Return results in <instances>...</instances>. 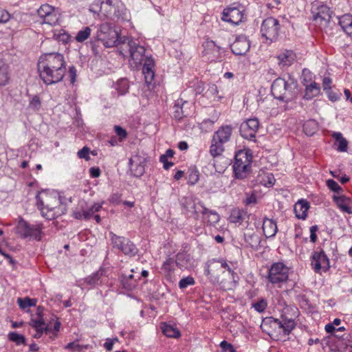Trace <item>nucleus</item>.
I'll list each match as a JSON object with an SVG mask.
<instances>
[{"label":"nucleus","mask_w":352,"mask_h":352,"mask_svg":"<svg viewBox=\"0 0 352 352\" xmlns=\"http://www.w3.org/2000/svg\"><path fill=\"white\" fill-rule=\"evenodd\" d=\"M39 76L47 85L60 82L65 74L66 62L64 56L58 52L41 55L38 62Z\"/></svg>","instance_id":"1"},{"label":"nucleus","mask_w":352,"mask_h":352,"mask_svg":"<svg viewBox=\"0 0 352 352\" xmlns=\"http://www.w3.org/2000/svg\"><path fill=\"white\" fill-rule=\"evenodd\" d=\"M36 199L42 216L47 220L56 219L67 211L66 204L54 192L41 191L36 195Z\"/></svg>","instance_id":"2"},{"label":"nucleus","mask_w":352,"mask_h":352,"mask_svg":"<svg viewBox=\"0 0 352 352\" xmlns=\"http://www.w3.org/2000/svg\"><path fill=\"white\" fill-rule=\"evenodd\" d=\"M294 320L282 315L280 319L267 317L261 322V328L263 332L275 340H285L295 328Z\"/></svg>","instance_id":"3"},{"label":"nucleus","mask_w":352,"mask_h":352,"mask_svg":"<svg viewBox=\"0 0 352 352\" xmlns=\"http://www.w3.org/2000/svg\"><path fill=\"white\" fill-rule=\"evenodd\" d=\"M127 38L121 37L118 30L111 23H101L96 34L95 40L91 41L92 50L96 51V42H101L105 47H113L120 44H126Z\"/></svg>","instance_id":"4"},{"label":"nucleus","mask_w":352,"mask_h":352,"mask_svg":"<svg viewBox=\"0 0 352 352\" xmlns=\"http://www.w3.org/2000/svg\"><path fill=\"white\" fill-rule=\"evenodd\" d=\"M297 86V82L294 78L286 80L283 78H278L272 85V94L277 100L288 102L296 97Z\"/></svg>","instance_id":"5"},{"label":"nucleus","mask_w":352,"mask_h":352,"mask_svg":"<svg viewBox=\"0 0 352 352\" xmlns=\"http://www.w3.org/2000/svg\"><path fill=\"white\" fill-rule=\"evenodd\" d=\"M232 131L231 125H223L214 133L210 146V153L214 158L221 156L224 152V144L230 140Z\"/></svg>","instance_id":"6"},{"label":"nucleus","mask_w":352,"mask_h":352,"mask_svg":"<svg viewBox=\"0 0 352 352\" xmlns=\"http://www.w3.org/2000/svg\"><path fill=\"white\" fill-rule=\"evenodd\" d=\"M42 229V224H30L23 219L19 221L16 226L17 233L22 238L29 240L40 241L41 239Z\"/></svg>","instance_id":"7"},{"label":"nucleus","mask_w":352,"mask_h":352,"mask_svg":"<svg viewBox=\"0 0 352 352\" xmlns=\"http://www.w3.org/2000/svg\"><path fill=\"white\" fill-rule=\"evenodd\" d=\"M190 212L195 220L199 219V213H201L203 222L208 225L217 223L220 220L219 214L215 210L207 208L201 201H199L197 204L195 201Z\"/></svg>","instance_id":"8"},{"label":"nucleus","mask_w":352,"mask_h":352,"mask_svg":"<svg viewBox=\"0 0 352 352\" xmlns=\"http://www.w3.org/2000/svg\"><path fill=\"white\" fill-rule=\"evenodd\" d=\"M109 236L113 248L122 251L124 255L132 257L138 254V249L129 239L118 236L112 232L109 233Z\"/></svg>","instance_id":"9"},{"label":"nucleus","mask_w":352,"mask_h":352,"mask_svg":"<svg viewBox=\"0 0 352 352\" xmlns=\"http://www.w3.org/2000/svg\"><path fill=\"white\" fill-rule=\"evenodd\" d=\"M279 21L274 17L265 19L261 24V35L268 41V43H271L277 40L279 35Z\"/></svg>","instance_id":"10"},{"label":"nucleus","mask_w":352,"mask_h":352,"mask_svg":"<svg viewBox=\"0 0 352 352\" xmlns=\"http://www.w3.org/2000/svg\"><path fill=\"white\" fill-rule=\"evenodd\" d=\"M289 269L283 263H275L269 269L267 278L272 284L285 283L288 279Z\"/></svg>","instance_id":"11"},{"label":"nucleus","mask_w":352,"mask_h":352,"mask_svg":"<svg viewBox=\"0 0 352 352\" xmlns=\"http://www.w3.org/2000/svg\"><path fill=\"white\" fill-rule=\"evenodd\" d=\"M126 43L130 53L131 60L135 67L142 65L146 61V59L151 58V56H148L145 54V48L143 46L140 45L135 41L128 38Z\"/></svg>","instance_id":"12"},{"label":"nucleus","mask_w":352,"mask_h":352,"mask_svg":"<svg viewBox=\"0 0 352 352\" xmlns=\"http://www.w3.org/2000/svg\"><path fill=\"white\" fill-rule=\"evenodd\" d=\"M259 128V121L257 118H250L243 122L240 126L241 136L249 140H255L256 133Z\"/></svg>","instance_id":"13"},{"label":"nucleus","mask_w":352,"mask_h":352,"mask_svg":"<svg viewBox=\"0 0 352 352\" xmlns=\"http://www.w3.org/2000/svg\"><path fill=\"white\" fill-rule=\"evenodd\" d=\"M244 18L243 11L238 7L228 6L226 8L221 16V20L232 25H239Z\"/></svg>","instance_id":"14"},{"label":"nucleus","mask_w":352,"mask_h":352,"mask_svg":"<svg viewBox=\"0 0 352 352\" xmlns=\"http://www.w3.org/2000/svg\"><path fill=\"white\" fill-rule=\"evenodd\" d=\"M38 16L43 19V23L55 25L58 21L57 13L54 7L49 4L42 5L37 10Z\"/></svg>","instance_id":"15"},{"label":"nucleus","mask_w":352,"mask_h":352,"mask_svg":"<svg viewBox=\"0 0 352 352\" xmlns=\"http://www.w3.org/2000/svg\"><path fill=\"white\" fill-rule=\"evenodd\" d=\"M332 12L326 5H320L312 10L313 21L320 25L327 26L331 19Z\"/></svg>","instance_id":"16"},{"label":"nucleus","mask_w":352,"mask_h":352,"mask_svg":"<svg viewBox=\"0 0 352 352\" xmlns=\"http://www.w3.org/2000/svg\"><path fill=\"white\" fill-rule=\"evenodd\" d=\"M311 266L316 273H319L322 269L324 271L329 269V260L323 250L312 253Z\"/></svg>","instance_id":"17"},{"label":"nucleus","mask_w":352,"mask_h":352,"mask_svg":"<svg viewBox=\"0 0 352 352\" xmlns=\"http://www.w3.org/2000/svg\"><path fill=\"white\" fill-rule=\"evenodd\" d=\"M230 47L232 52L234 54L243 56L250 50V44L249 40H248L245 36H240L234 41Z\"/></svg>","instance_id":"18"},{"label":"nucleus","mask_w":352,"mask_h":352,"mask_svg":"<svg viewBox=\"0 0 352 352\" xmlns=\"http://www.w3.org/2000/svg\"><path fill=\"white\" fill-rule=\"evenodd\" d=\"M278 62V64L281 69L287 68L291 66L296 58V54L289 50H284L281 51L276 56Z\"/></svg>","instance_id":"19"},{"label":"nucleus","mask_w":352,"mask_h":352,"mask_svg":"<svg viewBox=\"0 0 352 352\" xmlns=\"http://www.w3.org/2000/svg\"><path fill=\"white\" fill-rule=\"evenodd\" d=\"M115 0H101L99 15L101 19H112L115 16Z\"/></svg>","instance_id":"20"},{"label":"nucleus","mask_w":352,"mask_h":352,"mask_svg":"<svg viewBox=\"0 0 352 352\" xmlns=\"http://www.w3.org/2000/svg\"><path fill=\"white\" fill-rule=\"evenodd\" d=\"M115 16L112 17L113 21H128L130 19V13L126 8L124 4L120 0H115Z\"/></svg>","instance_id":"21"},{"label":"nucleus","mask_w":352,"mask_h":352,"mask_svg":"<svg viewBox=\"0 0 352 352\" xmlns=\"http://www.w3.org/2000/svg\"><path fill=\"white\" fill-rule=\"evenodd\" d=\"M249 216L247 210L235 208L231 210L228 220L230 223L241 225L243 221H248Z\"/></svg>","instance_id":"22"},{"label":"nucleus","mask_w":352,"mask_h":352,"mask_svg":"<svg viewBox=\"0 0 352 352\" xmlns=\"http://www.w3.org/2000/svg\"><path fill=\"white\" fill-rule=\"evenodd\" d=\"M142 65H143L142 74L144 76L145 82L147 85H151L155 77V72L153 70L155 65L154 60L152 58L146 59V61Z\"/></svg>","instance_id":"23"},{"label":"nucleus","mask_w":352,"mask_h":352,"mask_svg":"<svg viewBox=\"0 0 352 352\" xmlns=\"http://www.w3.org/2000/svg\"><path fill=\"white\" fill-rule=\"evenodd\" d=\"M309 208V204L307 201L301 199L298 201L294 207L296 217L299 219H305L307 216V210Z\"/></svg>","instance_id":"24"},{"label":"nucleus","mask_w":352,"mask_h":352,"mask_svg":"<svg viewBox=\"0 0 352 352\" xmlns=\"http://www.w3.org/2000/svg\"><path fill=\"white\" fill-rule=\"evenodd\" d=\"M252 162V155L249 150H240L236 153L234 164L251 166Z\"/></svg>","instance_id":"25"},{"label":"nucleus","mask_w":352,"mask_h":352,"mask_svg":"<svg viewBox=\"0 0 352 352\" xmlns=\"http://www.w3.org/2000/svg\"><path fill=\"white\" fill-rule=\"evenodd\" d=\"M338 23L343 31L352 38V15L345 14L338 17Z\"/></svg>","instance_id":"26"},{"label":"nucleus","mask_w":352,"mask_h":352,"mask_svg":"<svg viewBox=\"0 0 352 352\" xmlns=\"http://www.w3.org/2000/svg\"><path fill=\"white\" fill-rule=\"evenodd\" d=\"M263 234L267 238L273 237L277 232L276 223L270 219L265 218L263 223Z\"/></svg>","instance_id":"27"},{"label":"nucleus","mask_w":352,"mask_h":352,"mask_svg":"<svg viewBox=\"0 0 352 352\" xmlns=\"http://www.w3.org/2000/svg\"><path fill=\"white\" fill-rule=\"evenodd\" d=\"M320 93V85L316 82H312L309 85H305V93L304 98L306 100H311L316 97Z\"/></svg>","instance_id":"28"},{"label":"nucleus","mask_w":352,"mask_h":352,"mask_svg":"<svg viewBox=\"0 0 352 352\" xmlns=\"http://www.w3.org/2000/svg\"><path fill=\"white\" fill-rule=\"evenodd\" d=\"M251 166L234 164L233 170L237 179L245 178L250 171Z\"/></svg>","instance_id":"29"},{"label":"nucleus","mask_w":352,"mask_h":352,"mask_svg":"<svg viewBox=\"0 0 352 352\" xmlns=\"http://www.w3.org/2000/svg\"><path fill=\"white\" fill-rule=\"evenodd\" d=\"M161 329L163 333L168 338H177L181 336L179 331L173 325L163 323Z\"/></svg>","instance_id":"30"},{"label":"nucleus","mask_w":352,"mask_h":352,"mask_svg":"<svg viewBox=\"0 0 352 352\" xmlns=\"http://www.w3.org/2000/svg\"><path fill=\"white\" fill-rule=\"evenodd\" d=\"M332 137L335 139L336 142L338 144L337 150L340 152H346L348 148V142L343 138L342 134L340 132H333Z\"/></svg>","instance_id":"31"},{"label":"nucleus","mask_w":352,"mask_h":352,"mask_svg":"<svg viewBox=\"0 0 352 352\" xmlns=\"http://www.w3.org/2000/svg\"><path fill=\"white\" fill-rule=\"evenodd\" d=\"M187 104V101L184 100L182 98H179L175 101L174 109V117L177 120H181L182 118L186 116L183 110V107Z\"/></svg>","instance_id":"32"},{"label":"nucleus","mask_w":352,"mask_h":352,"mask_svg":"<svg viewBox=\"0 0 352 352\" xmlns=\"http://www.w3.org/2000/svg\"><path fill=\"white\" fill-rule=\"evenodd\" d=\"M129 163L131 165L130 170L134 177H139L144 173L145 168L142 163H135L132 159L129 160Z\"/></svg>","instance_id":"33"},{"label":"nucleus","mask_w":352,"mask_h":352,"mask_svg":"<svg viewBox=\"0 0 352 352\" xmlns=\"http://www.w3.org/2000/svg\"><path fill=\"white\" fill-rule=\"evenodd\" d=\"M303 131L308 136H312L318 131V123L314 120H309L303 124Z\"/></svg>","instance_id":"34"},{"label":"nucleus","mask_w":352,"mask_h":352,"mask_svg":"<svg viewBox=\"0 0 352 352\" xmlns=\"http://www.w3.org/2000/svg\"><path fill=\"white\" fill-rule=\"evenodd\" d=\"M10 78V72L8 65H3L0 67V86L7 85Z\"/></svg>","instance_id":"35"},{"label":"nucleus","mask_w":352,"mask_h":352,"mask_svg":"<svg viewBox=\"0 0 352 352\" xmlns=\"http://www.w3.org/2000/svg\"><path fill=\"white\" fill-rule=\"evenodd\" d=\"M194 202L195 200L192 196H185L182 198L180 203L186 214H188V212H191L192 206H194Z\"/></svg>","instance_id":"36"},{"label":"nucleus","mask_w":352,"mask_h":352,"mask_svg":"<svg viewBox=\"0 0 352 352\" xmlns=\"http://www.w3.org/2000/svg\"><path fill=\"white\" fill-rule=\"evenodd\" d=\"M119 279L122 287L127 291H132L136 287V280H131L126 278L125 274H122Z\"/></svg>","instance_id":"37"},{"label":"nucleus","mask_w":352,"mask_h":352,"mask_svg":"<svg viewBox=\"0 0 352 352\" xmlns=\"http://www.w3.org/2000/svg\"><path fill=\"white\" fill-rule=\"evenodd\" d=\"M129 88V81L125 78H121L118 80L116 85V89L119 95L122 96L127 93Z\"/></svg>","instance_id":"38"},{"label":"nucleus","mask_w":352,"mask_h":352,"mask_svg":"<svg viewBox=\"0 0 352 352\" xmlns=\"http://www.w3.org/2000/svg\"><path fill=\"white\" fill-rule=\"evenodd\" d=\"M190 254L186 252H179L176 256L175 263L180 268L185 267L186 265L190 261Z\"/></svg>","instance_id":"39"},{"label":"nucleus","mask_w":352,"mask_h":352,"mask_svg":"<svg viewBox=\"0 0 352 352\" xmlns=\"http://www.w3.org/2000/svg\"><path fill=\"white\" fill-rule=\"evenodd\" d=\"M333 199L340 210L342 208H343L344 206L349 205V204L351 201V200L349 197H347L344 195H340V196L334 195L333 197Z\"/></svg>","instance_id":"40"},{"label":"nucleus","mask_w":352,"mask_h":352,"mask_svg":"<svg viewBox=\"0 0 352 352\" xmlns=\"http://www.w3.org/2000/svg\"><path fill=\"white\" fill-rule=\"evenodd\" d=\"M41 309V307L38 308V319L32 318L30 322H29L30 325L34 327L35 329H41L42 327H44L45 322L44 320L41 315L40 310Z\"/></svg>","instance_id":"41"},{"label":"nucleus","mask_w":352,"mask_h":352,"mask_svg":"<svg viewBox=\"0 0 352 352\" xmlns=\"http://www.w3.org/2000/svg\"><path fill=\"white\" fill-rule=\"evenodd\" d=\"M8 338L10 341L14 342L17 345L25 344V338L16 332H10L8 334Z\"/></svg>","instance_id":"42"},{"label":"nucleus","mask_w":352,"mask_h":352,"mask_svg":"<svg viewBox=\"0 0 352 352\" xmlns=\"http://www.w3.org/2000/svg\"><path fill=\"white\" fill-rule=\"evenodd\" d=\"M91 29L89 27H85L84 29L80 30L76 36V40L78 42H83L87 40L91 34Z\"/></svg>","instance_id":"43"},{"label":"nucleus","mask_w":352,"mask_h":352,"mask_svg":"<svg viewBox=\"0 0 352 352\" xmlns=\"http://www.w3.org/2000/svg\"><path fill=\"white\" fill-rule=\"evenodd\" d=\"M101 205L98 204H95L91 206L87 210H83V218L85 219H90L93 214L98 212L101 208Z\"/></svg>","instance_id":"44"},{"label":"nucleus","mask_w":352,"mask_h":352,"mask_svg":"<svg viewBox=\"0 0 352 352\" xmlns=\"http://www.w3.org/2000/svg\"><path fill=\"white\" fill-rule=\"evenodd\" d=\"M245 239L247 243H248L251 247H256L259 243V237L257 234L253 233L252 234H245Z\"/></svg>","instance_id":"45"},{"label":"nucleus","mask_w":352,"mask_h":352,"mask_svg":"<svg viewBox=\"0 0 352 352\" xmlns=\"http://www.w3.org/2000/svg\"><path fill=\"white\" fill-rule=\"evenodd\" d=\"M195 280L192 276H187L179 280V287L180 289H184L188 286L195 285Z\"/></svg>","instance_id":"46"},{"label":"nucleus","mask_w":352,"mask_h":352,"mask_svg":"<svg viewBox=\"0 0 352 352\" xmlns=\"http://www.w3.org/2000/svg\"><path fill=\"white\" fill-rule=\"evenodd\" d=\"M212 262H213V263L217 262V263H220L221 267L224 269H226L231 274V275L232 276V279L234 280H235V276H237L236 274L231 269V267L228 264V263L226 262V260H224V259H212Z\"/></svg>","instance_id":"47"},{"label":"nucleus","mask_w":352,"mask_h":352,"mask_svg":"<svg viewBox=\"0 0 352 352\" xmlns=\"http://www.w3.org/2000/svg\"><path fill=\"white\" fill-rule=\"evenodd\" d=\"M175 261L172 258H168L162 265V270L166 272H170L174 270V265Z\"/></svg>","instance_id":"48"},{"label":"nucleus","mask_w":352,"mask_h":352,"mask_svg":"<svg viewBox=\"0 0 352 352\" xmlns=\"http://www.w3.org/2000/svg\"><path fill=\"white\" fill-rule=\"evenodd\" d=\"M327 186L330 190L337 193H339L340 191L342 190V188L333 179H328L327 181Z\"/></svg>","instance_id":"49"},{"label":"nucleus","mask_w":352,"mask_h":352,"mask_svg":"<svg viewBox=\"0 0 352 352\" xmlns=\"http://www.w3.org/2000/svg\"><path fill=\"white\" fill-rule=\"evenodd\" d=\"M252 307L258 312H263L267 307V302L261 299L258 302L253 303Z\"/></svg>","instance_id":"50"},{"label":"nucleus","mask_w":352,"mask_h":352,"mask_svg":"<svg viewBox=\"0 0 352 352\" xmlns=\"http://www.w3.org/2000/svg\"><path fill=\"white\" fill-rule=\"evenodd\" d=\"M199 180V172L197 170H191L188 175V183L195 184Z\"/></svg>","instance_id":"51"},{"label":"nucleus","mask_w":352,"mask_h":352,"mask_svg":"<svg viewBox=\"0 0 352 352\" xmlns=\"http://www.w3.org/2000/svg\"><path fill=\"white\" fill-rule=\"evenodd\" d=\"M30 298L28 297H26L25 298H19L17 299V303L19 306V307L22 309H25L26 308L30 307Z\"/></svg>","instance_id":"52"},{"label":"nucleus","mask_w":352,"mask_h":352,"mask_svg":"<svg viewBox=\"0 0 352 352\" xmlns=\"http://www.w3.org/2000/svg\"><path fill=\"white\" fill-rule=\"evenodd\" d=\"M326 94L327 95L329 100L332 102H336L338 100L342 95L341 93L334 92L331 89L329 90L328 91H326Z\"/></svg>","instance_id":"53"},{"label":"nucleus","mask_w":352,"mask_h":352,"mask_svg":"<svg viewBox=\"0 0 352 352\" xmlns=\"http://www.w3.org/2000/svg\"><path fill=\"white\" fill-rule=\"evenodd\" d=\"M10 19V14L4 9L0 8V23H5Z\"/></svg>","instance_id":"54"},{"label":"nucleus","mask_w":352,"mask_h":352,"mask_svg":"<svg viewBox=\"0 0 352 352\" xmlns=\"http://www.w3.org/2000/svg\"><path fill=\"white\" fill-rule=\"evenodd\" d=\"M65 348L74 352H79L81 350V346L75 342L68 343Z\"/></svg>","instance_id":"55"},{"label":"nucleus","mask_w":352,"mask_h":352,"mask_svg":"<svg viewBox=\"0 0 352 352\" xmlns=\"http://www.w3.org/2000/svg\"><path fill=\"white\" fill-rule=\"evenodd\" d=\"M118 341V338H115L113 339L107 338L104 344V347L106 349L107 351H111L113 349L114 342Z\"/></svg>","instance_id":"56"},{"label":"nucleus","mask_w":352,"mask_h":352,"mask_svg":"<svg viewBox=\"0 0 352 352\" xmlns=\"http://www.w3.org/2000/svg\"><path fill=\"white\" fill-rule=\"evenodd\" d=\"M89 148L85 146L78 152V156L79 158L85 159L88 160L89 159Z\"/></svg>","instance_id":"57"},{"label":"nucleus","mask_w":352,"mask_h":352,"mask_svg":"<svg viewBox=\"0 0 352 352\" xmlns=\"http://www.w3.org/2000/svg\"><path fill=\"white\" fill-rule=\"evenodd\" d=\"M30 106L35 109H39L41 106V100L38 96H34L30 102Z\"/></svg>","instance_id":"58"},{"label":"nucleus","mask_w":352,"mask_h":352,"mask_svg":"<svg viewBox=\"0 0 352 352\" xmlns=\"http://www.w3.org/2000/svg\"><path fill=\"white\" fill-rule=\"evenodd\" d=\"M318 226L314 225L310 227V241L315 243L317 240V235L316 232L318 231Z\"/></svg>","instance_id":"59"},{"label":"nucleus","mask_w":352,"mask_h":352,"mask_svg":"<svg viewBox=\"0 0 352 352\" xmlns=\"http://www.w3.org/2000/svg\"><path fill=\"white\" fill-rule=\"evenodd\" d=\"M332 83V80L329 77H324L322 80V88L323 90L326 92L331 89V85Z\"/></svg>","instance_id":"60"},{"label":"nucleus","mask_w":352,"mask_h":352,"mask_svg":"<svg viewBox=\"0 0 352 352\" xmlns=\"http://www.w3.org/2000/svg\"><path fill=\"white\" fill-rule=\"evenodd\" d=\"M114 129H115V132L119 137H120L122 138H125L126 137L127 133H126V130L124 129L122 127L116 125L114 126Z\"/></svg>","instance_id":"61"},{"label":"nucleus","mask_w":352,"mask_h":352,"mask_svg":"<svg viewBox=\"0 0 352 352\" xmlns=\"http://www.w3.org/2000/svg\"><path fill=\"white\" fill-rule=\"evenodd\" d=\"M36 333L33 336L34 338H40L43 332H45V333H48L50 332V329L48 327H42L41 329H36Z\"/></svg>","instance_id":"62"},{"label":"nucleus","mask_w":352,"mask_h":352,"mask_svg":"<svg viewBox=\"0 0 352 352\" xmlns=\"http://www.w3.org/2000/svg\"><path fill=\"white\" fill-rule=\"evenodd\" d=\"M220 346L225 351H229L230 352L234 351V349H233L232 345L225 340L222 341L220 343Z\"/></svg>","instance_id":"63"},{"label":"nucleus","mask_w":352,"mask_h":352,"mask_svg":"<svg viewBox=\"0 0 352 352\" xmlns=\"http://www.w3.org/2000/svg\"><path fill=\"white\" fill-rule=\"evenodd\" d=\"M175 154V151L172 149H168L166 153L161 155L160 157V162H163L166 160H168V157H173Z\"/></svg>","instance_id":"64"}]
</instances>
